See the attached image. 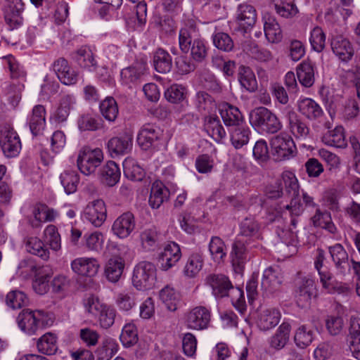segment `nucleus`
<instances>
[{
	"instance_id": "nucleus-1",
	"label": "nucleus",
	"mask_w": 360,
	"mask_h": 360,
	"mask_svg": "<svg viewBox=\"0 0 360 360\" xmlns=\"http://www.w3.org/2000/svg\"><path fill=\"white\" fill-rule=\"evenodd\" d=\"M260 225L255 218L245 217L239 224L238 237L232 245L231 262L234 271L241 274L247 261L248 246L251 241L259 239Z\"/></svg>"
},
{
	"instance_id": "nucleus-2",
	"label": "nucleus",
	"mask_w": 360,
	"mask_h": 360,
	"mask_svg": "<svg viewBox=\"0 0 360 360\" xmlns=\"http://www.w3.org/2000/svg\"><path fill=\"white\" fill-rule=\"evenodd\" d=\"M16 321L22 331L29 335H32L37 331L52 326L54 321L50 314L43 311L25 309L19 313Z\"/></svg>"
},
{
	"instance_id": "nucleus-3",
	"label": "nucleus",
	"mask_w": 360,
	"mask_h": 360,
	"mask_svg": "<svg viewBox=\"0 0 360 360\" xmlns=\"http://www.w3.org/2000/svg\"><path fill=\"white\" fill-rule=\"evenodd\" d=\"M249 119L255 129L267 134H275L283 127L278 117L265 107H258L251 110Z\"/></svg>"
},
{
	"instance_id": "nucleus-4",
	"label": "nucleus",
	"mask_w": 360,
	"mask_h": 360,
	"mask_svg": "<svg viewBox=\"0 0 360 360\" xmlns=\"http://www.w3.org/2000/svg\"><path fill=\"white\" fill-rule=\"evenodd\" d=\"M286 194L297 198L299 193V184L295 175L289 171H285L282 174V179L276 182L274 185H270L266 188L265 193L266 196L271 199H276L283 195V186Z\"/></svg>"
},
{
	"instance_id": "nucleus-5",
	"label": "nucleus",
	"mask_w": 360,
	"mask_h": 360,
	"mask_svg": "<svg viewBox=\"0 0 360 360\" xmlns=\"http://www.w3.org/2000/svg\"><path fill=\"white\" fill-rule=\"evenodd\" d=\"M156 281L155 266L150 262H141L135 266L132 276L133 285L139 290L153 287Z\"/></svg>"
},
{
	"instance_id": "nucleus-6",
	"label": "nucleus",
	"mask_w": 360,
	"mask_h": 360,
	"mask_svg": "<svg viewBox=\"0 0 360 360\" xmlns=\"http://www.w3.org/2000/svg\"><path fill=\"white\" fill-rule=\"evenodd\" d=\"M103 160V153L98 148L83 147L79 152L77 164L79 171L86 176L95 173Z\"/></svg>"
},
{
	"instance_id": "nucleus-7",
	"label": "nucleus",
	"mask_w": 360,
	"mask_h": 360,
	"mask_svg": "<svg viewBox=\"0 0 360 360\" xmlns=\"http://www.w3.org/2000/svg\"><path fill=\"white\" fill-rule=\"evenodd\" d=\"M20 268H27V271L34 273L35 279L32 283V288L34 291L44 295L49 290V281L50 278V268L49 266H37L32 259L22 260L20 264Z\"/></svg>"
},
{
	"instance_id": "nucleus-8",
	"label": "nucleus",
	"mask_w": 360,
	"mask_h": 360,
	"mask_svg": "<svg viewBox=\"0 0 360 360\" xmlns=\"http://www.w3.org/2000/svg\"><path fill=\"white\" fill-rule=\"evenodd\" d=\"M272 155L277 161L290 159L296 154V146L293 139L288 135L280 134L271 140Z\"/></svg>"
},
{
	"instance_id": "nucleus-9",
	"label": "nucleus",
	"mask_w": 360,
	"mask_h": 360,
	"mask_svg": "<svg viewBox=\"0 0 360 360\" xmlns=\"http://www.w3.org/2000/svg\"><path fill=\"white\" fill-rule=\"evenodd\" d=\"M0 146L8 158H13L19 154L21 142L17 132L10 126H4L1 130Z\"/></svg>"
},
{
	"instance_id": "nucleus-10",
	"label": "nucleus",
	"mask_w": 360,
	"mask_h": 360,
	"mask_svg": "<svg viewBox=\"0 0 360 360\" xmlns=\"http://www.w3.org/2000/svg\"><path fill=\"white\" fill-rule=\"evenodd\" d=\"M317 290L314 280L304 276L302 278L295 290L296 302L301 308L309 305L312 297H316Z\"/></svg>"
},
{
	"instance_id": "nucleus-11",
	"label": "nucleus",
	"mask_w": 360,
	"mask_h": 360,
	"mask_svg": "<svg viewBox=\"0 0 360 360\" xmlns=\"http://www.w3.org/2000/svg\"><path fill=\"white\" fill-rule=\"evenodd\" d=\"M83 218L96 227L101 226L106 219V208L102 200L89 203L85 208Z\"/></svg>"
},
{
	"instance_id": "nucleus-12",
	"label": "nucleus",
	"mask_w": 360,
	"mask_h": 360,
	"mask_svg": "<svg viewBox=\"0 0 360 360\" xmlns=\"http://www.w3.org/2000/svg\"><path fill=\"white\" fill-rule=\"evenodd\" d=\"M206 283L212 288L213 295L217 297L229 296V291L234 290L229 277L224 274H210L206 278Z\"/></svg>"
},
{
	"instance_id": "nucleus-13",
	"label": "nucleus",
	"mask_w": 360,
	"mask_h": 360,
	"mask_svg": "<svg viewBox=\"0 0 360 360\" xmlns=\"http://www.w3.org/2000/svg\"><path fill=\"white\" fill-rule=\"evenodd\" d=\"M136 227L134 215L126 212L119 216L113 222L112 231L120 238H126L130 236Z\"/></svg>"
},
{
	"instance_id": "nucleus-14",
	"label": "nucleus",
	"mask_w": 360,
	"mask_h": 360,
	"mask_svg": "<svg viewBox=\"0 0 360 360\" xmlns=\"http://www.w3.org/2000/svg\"><path fill=\"white\" fill-rule=\"evenodd\" d=\"M181 252L179 245L171 242L167 244L164 250L159 255L158 263L160 269L167 271L174 266L181 259Z\"/></svg>"
},
{
	"instance_id": "nucleus-15",
	"label": "nucleus",
	"mask_w": 360,
	"mask_h": 360,
	"mask_svg": "<svg viewBox=\"0 0 360 360\" xmlns=\"http://www.w3.org/2000/svg\"><path fill=\"white\" fill-rule=\"evenodd\" d=\"M6 2L4 18L6 23L13 30L22 23L21 13L24 10V4L22 0H6Z\"/></svg>"
},
{
	"instance_id": "nucleus-16",
	"label": "nucleus",
	"mask_w": 360,
	"mask_h": 360,
	"mask_svg": "<svg viewBox=\"0 0 360 360\" xmlns=\"http://www.w3.org/2000/svg\"><path fill=\"white\" fill-rule=\"evenodd\" d=\"M133 135L127 131L120 137L110 139L107 143V147L111 156L124 155L129 153L132 146Z\"/></svg>"
},
{
	"instance_id": "nucleus-17",
	"label": "nucleus",
	"mask_w": 360,
	"mask_h": 360,
	"mask_svg": "<svg viewBox=\"0 0 360 360\" xmlns=\"http://www.w3.org/2000/svg\"><path fill=\"white\" fill-rule=\"evenodd\" d=\"M210 321V311L204 307H197L193 309L188 314L186 319L188 327L195 330L206 328Z\"/></svg>"
},
{
	"instance_id": "nucleus-18",
	"label": "nucleus",
	"mask_w": 360,
	"mask_h": 360,
	"mask_svg": "<svg viewBox=\"0 0 360 360\" xmlns=\"http://www.w3.org/2000/svg\"><path fill=\"white\" fill-rule=\"evenodd\" d=\"M100 265L94 258L79 257L71 262L72 271L78 275L92 277L97 274Z\"/></svg>"
},
{
	"instance_id": "nucleus-19",
	"label": "nucleus",
	"mask_w": 360,
	"mask_h": 360,
	"mask_svg": "<svg viewBox=\"0 0 360 360\" xmlns=\"http://www.w3.org/2000/svg\"><path fill=\"white\" fill-rule=\"evenodd\" d=\"M330 46L334 54L344 62H347L354 56V49L350 41L342 36H335L332 38Z\"/></svg>"
},
{
	"instance_id": "nucleus-20",
	"label": "nucleus",
	"mask_w": 360,
	"mask_h": 360,
	"mask_svg": "<svg viewBox=\"0 0 360 360\" xmlns=\"http://www.w3.org/2000/svg\"><path fill=\"white\" fill-rule=\"evenodd\" d=\"M283 282V276L278 267H269L264 271L262 288L266 292L277 291Z\"/></svg>"
},
{
	"instance_id": "nucleus-21",
	"label": "nucleus",
	"mask_w": 360,
	"mask_h": 360,
	"mask_svg": "<svg viewBox=\"0 0 360 360\" xmlns=\"http://www.w3.org/2000/svg\"><path fill=\"white\" fill-rule=\"evenodd\" d=\"M220 115L226 127H238L243 122V115L238 108L229 103H224L219 108Z\"/></svg>"
},
{
	"instance_id": "nucleus-22",
	"label": "nucleus",
	"mask_w": 360,
	"mask_h": 360,
	"mask_svg": "<svg viewBox=\"0 0 360 360\" xmlns=\"http://www.w3.org/2000/svg\"><path fill=\"white\" fill-rule=\"evenodd\" d=\"M288 127L290 131L296 138L306 139L310 133V129L304 120L294 111L288 114Z\"/></svg>"
},
{
	"instance_id": "nucleus-23",
	"label": "nucleus",
	"mask_w": 360,
	"mask_h": 360,
	"mask_svg": "<svg viewBox=\"0 0 360 360\" xmlns=\"http://www.w3.org/2000/svg\"><path fill=\"white\" fill-rule=\"evenodd\" d=\"M236 18L238 25L246 30L256 22V10L252 5L241 4L238 6Z\"/></svg>"
},
{
	"instance_id": "nucleus-24",
	"label": "nucleus",
	"mask_w": 360,
	"mask_h": 360,
	"mask_svg": "<svg viewBox=\"0 0 360 360\" xmlns=\"http://www.w3.org/2000/svg\"><path fill=\"white\" fill-rule=\"evenodd\" d=\"M264 30L267 40L271 43H278L281 41L283 34L281 27L276 18L269 13L264 14Z\"/></svg>"
},
{
	"instance_id": "nucleus-25",
	"label": "nucleus",
	"mask_w": 360,
	"mask_h": 360,
	"mask_svg": "<svg viewBox=\"0 0 360 360\" xmlns=\"http://www.w3.org/2000/svg\"><path fill=\"white\" fill-rule=\"evenodd\" d=\"M298 111L309 120H316L323 115L321 106L313 99L304 98L298 101Z\"/></svg>"
},
{
	"instance_id": "nucleus-26",
	"label": "nucleus",
	"mask_w": 360,
	"mask_h": 360,
	"mask_svg": "<svg viewBox=\"0 0 360 360\" xmlns=\"http://www.w3.org/2000/svg\"><path fill=\"white\" fill-rule=\"evenodd\" d=\"M290 324L288 322H283L269 338L270 347L275 350H281L284 348L290 340Z\"/></svg>"
},
{
	"instance_id": "nucleus-27",
	"label": "nucleus",
	"mask_w": 360,
	"mask_h": 360,
	"mask_svg": "<svg viewBox=\"0 0 360 360\" xmlns=\"http://www.w3.org/2000/svg\"><path fill=\"white\" fill-rule=\"evenodd\" d=\"M46 110L44 105H37L28 119V124L32 134L37 136L44 129L46 125Z\"/></svg>"
},
{
	"instance_id": "nucleus-28",
	"label": "nucleus",
	"mask_w": 360,
	"mask_h": 360,
	"mask_svg": "<svg viewBox=\"0 0 360 360\" xmlns=\"http://www.w3.org/2000/svg\"><path fill=\"white\" fill-rule=\"evenodd\" d=\"M169 197V189L161 182L156 181L151 186L148 202L153 209H158L164 202L168 200Z\"/></svg>"
},
{
	"instance_id": "nucleus-29",
	"label": "nucleus",
	"mask_w": 360,
	"mask_h": 360,
	"mask_svg": "<svg viewBox=\"0 0 360 360\" xmlns=\"http://www.w3.org/2000/svg\"><path fill=\"white\" fill-rule=\"evenodd\" d=\"M160 135L158 127L151 124H146L138 134L137 141L143 148L147 149L159 139Z\"/></svg>"
},
{
	"instance_id": "nucleus-30",
	"label": "nucleus",
	"mask_w": 360,
	"mask_h": 360,
	"mask_svg": "<svg viewBox=\"0 0 360 360\" xmlns=\"http://www.w3.org/2000/svg\"><path fill=\"white\" fill-rule=\"evenodd\" d=\"M101 181L108 186L116 185L120 179V169L113 161H108L104 165L100 172Z\"/></svg>"
},
{
	"instance_id": "nucleus-31",
	"label": "nucleus",
	"mask_w": 360,
	"mask_h": 360,
	"mask_svg": "<svg viewBox=\"0 0 360 360\" xmlns=\"http://www.w3.org/2000/svg\"><path fill=\"white\" fill-rule=\"evenodd\" d=\"M124 261L122 258L115 257L109 259L105 266V276L112 283L117 282L123 273Z\"/></svg>"
},
{
	"instance_id": "nucleus-32",
	"label": "nucleus",
	"mask_w": 360,
	"mask_h": 360,
	"mask_svg": "<svg viewBox=\"0 0 360 360\" xmlns=\"http://www.w3.org/2000/svg\"><path fill=\"white\" fill-rule=\"evenodd\" d=\"M238 78L240 84L246 91L253 93L257 90L258 85L255 75L250 67L243 65L239 66Z\"/></svg>"
},
{
	"instance_id": "nucleus-33",
	"label": "nucleus",
	"mask_w": 360,
	"mask_h": 360,
	"mask_svg": "<svg viewBox=\"0 0 360 360\" xmlns=\"http://www.w3.org/2000/svg\"><path fill=\"white\" fill-rule=\"evenodd\" d=\"M297 76L303 86H312L315 82L314 64L309 60L302 61L297 68Z\"/></svg>"
},
{
	"instance_id": "nucleus-34",
	"label": "nucleus",
	"mask_w": 360,
	"mask_h": 360,
	"mask_svg": "<svg viewBox=\"0 0 360 360\" xmlns=\"http://www.w3.org/2000/svg\"><path fill=\"white\" fill-rule=\"evenodd\" d=\"M281 316L280 311L276 309H264L259 315L257 326L262 330H268L279 323Z\"/></svg>"
},
{
	"instance_id": "nucleus-35",
	"label": "nucleus",
	"mask_w": 360,
	"mask_h": 360,
	"mask_svg": "<svg viewBox=\"0 0 360 360\" xmlns=\"http://www.w3.org/2000/svg\"><path fill=\"white\" fill-rule=\"evenodd\" d=\"M72 59L82 68L95 70L97 62L90 49L80 48L72 53Z\"/></svg>"
},
{
	"instance_id": "nucleus-36",
	"label": "nucleus",
	"mask_w": 360,
	"mask_h": 360,
	"mask_svg": "<svg viewBox=\"0 0 360 360\" xmlns=\"http://www.w3.org/2000/svg\"><path fill=\"white\" fill-rule=\"evenodd\" d=\"M328 251L336 269L341 273H345L348 264L349 256L344 247L340 243H336L330 246Z\"/></svg>"
},
{
	"instance_id": "nucleus-37",
	"label": "nucleus",
	"mask_w": 360,
	"mask_h": 360,
	"mask_svg": "<svg viewBox=\"0 0 360 360\" xmlns=\"http://www.w3.org/2000/svg\"><path fill=\"white\" fill-rule=\"evenodd\" d=\"M311 221L315 227L323 229L332 234H335L338 231L329 212L321 211L317 208L314 215L311 217Z\"/></svg>"
},
{
	"instance_id": "nucleus-38",
	"label": "nucleus",
	"mask_w": 360,
	"mask_h": 360,
	"mask_svg": "<svg viewBox=\"0 0 360 360\" xmlns=\"http://www.w3.org/2000/svg\"><path fill=\"white\" fill-rule=\"evenodd\" d=\"M316 337V330L314 327L302 325L295 331L294 340L296 345L300 348L309 346Z\"/></svg>"
},
{
	"instance_id": "nucleus-39",
	"label": "nucleus",
	"mask_w": 360,
	"mask_h": 360,
	"mask_svg": "<svg viewBox=\"0 0 360 360\" xmlns=\"http://www.w3.org/2000/svg\"><path fill=\"white\" fill-rule=\"evenodd\" d=\"M322 141L325 144L335 148H344L347 145L344 129L340 126L327 131L323 136Z\"/></svg>"
},
{
	"instance_id": "nucleus-40",
	"label": "nucleus",
	"mask_w": 360,
	"mask_h": 360,
	"mask_svg": "<svg viewBox=\"0 0 360 360\" xmlns=\"http://www.w3.org/2000/svg\"><path fill=\"white\" fill-rule=\"evenodd\" d=\"M153 65L155 70L160 73L169 72L172 68L171 56L162 49H157L153 55Z\"/></svg>"
},
{
	"instance_id": "nucleus-41",
	"label": "nucleus",
	"mask_w": 360,
	"mask_h": 360,
	"mask_svg": "<svg viewBox=\"0 0 360 360\" xmlns=\"http://www.w3.org/2000/svg\"><path fill=\"white\" fill-rule=\"evenodd\" d=\"M25 244L27 251L30 254L37 255L45 261L49 258V250L37 237L27 238Z\"/></svg>"
},
{
	"instance_id": "nucleus-42",
	"label": "nucleus",
	"mask_w": 360,
	"mask_h": 360,
	"mask_svg": "<svg viewBox=\"0 0 360 360\" xmlns=\"http://www.w3.org/2000/svg\"><path fill=\"white\" fill-rule=\"evenodd\" d=\"M195 106L198 111L205 116L216 108L213 98L205 91H198L195 96Z\"/></svg>"
},
{
	"instance_id": "nucleus-43",
	"label": "nucleus",
	"mask_w": 360,
	"mask_h": 360,
	"mask_svg": "<svg viewBox=\"0 0 360 360\" xmlns=\"http://www.w3.org/2000/svg\"><path fill=\"white\" fill-rule=\"evenodd\" d=\"M145 70V63H136L131 66L126 68L121 71L122 80L127 84L135 83L144 74Z\"/></svg>"
},
{
	"instance_id": "nucleus-44",
	"label": "nucleus",
	"mask_w": 360,
	"mask_h": 360,
	"mask_svg": "<svg viewBox=\"0 0 360 360\" xmlns=\"http://www.w3.org/2000/svg\"><path fill=\"white\" fill-rule=\"evenodd\" d=\"M37 347L42 354H54L58 349L57 337L52 333H46L37 340Z\"/></svg>"
},
{
	"instance_id": "nucleus-45",
	"label": "nucleus",
	"mask_w": 360,
	"mask_h": 360,
	"mask_svg": "<svg viewBox=\"0 0 360 360\" xmlns=\"http://www.w3.org/2000/svg\"><path fill=\"white\" fill-rule=\"evenodd\" d=\"M100 111L102 116L108 122H115L117 117L119 110L116 101L112 97H107L100 103Z\"/></svg>"
},
{
	"instance_id": "nucleus-46",
	"label": "nucleus",
	"mask_w": 360,
	"mask_h": 360,
	"mask_svg": "<svg viewBox=\"0 0 360 360\" xmlns=\"http://www.w3.org/2000/svg\"><path fill=\"white\" fill-rule=\"evenodd\" d=\"M251 131L248 127L238 126L231 132V141L235 148H241L248 143Z\"/></svg>"
},
{
	"instance_id": "nucleus-47",
	"label": "nucleus",
	"mask_w": 360,
	"mask_h": 360,
	"mask_svg": "<svg viewBox=\"0 0 360 360\" xmlns=\"http://www.w3.org/2000/svg\"><path fill=\"white\" fill-rule=\"evenodd\" d=\"M123 168L125 176L131 181H141L145 176L143 169L133 159L125 160Z\"/></svg>"
},
{
	"instance_id": "nucleus-48",
	"label": "nucleus",
	"mask_w": 360,
	"mask_h": 360,
	"mask_svg": "<svg viewBox=\"0 0 360 360\" xmlns=\"http://www.w3.org/2000/svg\"><path fill=\"white\" fill-rule=\"evenodd\" d=\"M161 301L165 304L167 309L174 311L179 300V293L172 287L167 285L159 293Z\"/></svg>"
},
{
	"instance_id": "nucleus-49",
	"label": "nucleus",
	"mask_w": 360,
	"mask_h": 360,
	"mask_svg": "<svg viewBox=\"0 0 360 360\" xmlns=\"http://www.w3.org/2000/svg\"><path fill=\"white\" fill-rule=\"evenodd\" d=\"M203 265L202 255L193 253L188 257L185 265L184 273L188 278H194L201 270Z\"/></svg>"
},
{
	"instance_id": "nucleus-50",
	"label": "nucleus",
	"mask_w": 360,
	"mask_h": 360,
	"mask_svg": "<svg viewBox=\"0 0 360 360\" xmlns=\"http://www.w3.org/2000/svg\"><path fill=\"white\" fill-rule=\"evenodd\" d=\"M60 179L67 194H72L77 191L79 176L76 172L72 170L64 171L60 174Z\"/></svg>"
},
{
	"instance_id": "nucleus-51",
	"label": "nucleus",
	"mask_w": 360,
	"mask_h": 360,
	"mask_svg": "<svg viewBox=\"0 0 360 360\" xmlns=\"http://www.w3.org/2000/svg\"><path fill=\"white\" fill-rule=\"evenodd\" d=\"M77 124L81 131H96L101 128L102 120L92 115L84 114L79 117Z\"/></svg>"
},
{
	"instance_id": "nucleus-52",
	"label": "nucleus",
	"mask_w": 360,
	"mask_h": 360,
	"mask_svg": "<svg viewBox=\"0 0 360 360\" xmlns=\"http://www.w3.org/2000/svg\"><path fill=\"white\" fill-rule=\"evenodd\" d=\"M209 251L217 262H222L226 256V245L218 236H213L209 244Z\"/></svg>"
},
{
	"instance_id": "nucleus-53",
	"label": "nucleus",
	"mask_w": 360,
	"mask_h": 360,
	"mask_svg": "<svg viewBox=\"0 0 360 360\" xmlns=\"http://www.w3.org/2000/svg\"><path fill=\"white\" fill-rule=\"evenodd\" d=\"M344 320L341 316L328 315L325 319V326L328 334L331 336L339 335L344 328Z\"/></svg>"
},
{
	"instance_id": "nucleus-54",
	"label": "nucleus",
	"mask_w": 360,
	"mask_h": 360,
	"mask_svg": "<svg viewBox=\"0 0 360 360\" xmlns=\"http://www.w3.org/2000/svg\"><path fill=\"white\" fill-rule=\"evenodd\" d=\"M6 302L12 309H20L27 305L29 299L23 292L13 290L7 294Z\"/></svg>"
},
{
	"instance_id": "nucleus-55",
	"label": "nucleus",
	"mask_w": 360,
	"mask_h": 360,
	"mask_svg": "<svg viewBox=\"0 0 360 360\" xmlns=\"http://www.w3.org/2000/svg\"><path fill=\"white\" fill-rule=\"evenodd\" d=\"M320 276V281L323 285V288L327 290L329 292L337 290L338 292H342L343 289L345 288L343 286H338V283H335L333 279V274L328 269V268L321 269L318 271Z\"/></svg>"
},
{
	"instance_id": "nucleus-56",
	"label": "nucleus",
	"mask_w": 360,
	"mask_h": 360,
	"mask_svg": "<svg viewBox=\"0 0 360 360\" xmlns=\"http://www.w3.org/2000/svg\"><path fill=\"white\" fill-rule=\"evenodd\" d=\"M120 341L125 347H130L138 342L137 330L134 325L124 326L120 335Z\"/></svg>"
},
{
	"instance_id": "nucleus-57",
	"label": "nucleus",
	"mask_w": 360,
	"mask_h": 360,
	"mask_svg": "<svg viewBox=\"0 0 360 360\" xmlns=\"http://www.w3.org/2000/svg\"><path fill=\"white\" fill-rule=\"evenodd\" d=\"M44 240L50 248L58 251L61 248L60 236L54 225H49L44 231Z\"/></svg>"
},
{
	"instance_id": "nucleus-58",
	"label": "nucleus",
	"mask_w": 360,
	"mask_h": 360,
	"mask_svg": "<svg viewBox=\"0 0 360 360\" xmlns=\"http://www.w3.org/2000/svg\"><path fill=\"white\" fill-rule=\"evenodd\" d=\"M115 316L116 311L115 309L104 305L96 317H98L99 323L102 328H108L114 323Z\"/></svg>"
},
{
	"instance_id": "nucleus-59",
	"label": "nucleus",
	"mask_w": 360,
	"mask_h": 360,
	"mask_svg": "<svg viewBox=\"0 0 360 360\" xmlns=\"http://www.w3.org/2000/svg\"><path fill=\"white\" fill-rule=\"evenodd\" d=\"M213 44L218 49L225 52L233 50L234 44L231 37L225 32H217L212 36Z\"/></svg>"
},
{
	"instance_id": "nucleus-60",
	"label": "nucleus",
	"mask_w": 360,
	"mask_h": 360,
	"mask_svg": "<svg viewBox=\"0 0 360 360\" xmlns=\"http://www.w3.org/2000/svg\"><path fill=\"white\" fill-rule=\"evenodd\" d=\"M185 87L179 84H173L165 92L166 99L173 103H179L186 98Z\"/></svg>"
},
{
	"instance_id": "nucleus-61",
	"label": "nucleus",
	"mask_w": 360,
	"mask_h": 360,
	"mask_svg": "<svg viewBox=\"0 0 360 360\" xmlns=\"http://www.w3.org/2000/svg\"><path fill=\"white\" fill-rule=\"evenodd\" d=\"M285 209L289 211L292 216L290 221V226L292 227L290 229L296 231L297 224L298 223V219L296 217H299L302 213L304 210L303 205L300 202L299 199L292 198L290 205H287Z\"/></svg>"
},
{
	"instance_id": "nucleus-62",
	"label": "nucleus",
	"mask_w": 360,
	"mask_h": 360,
	"mask_svg": "<svg viewBox=\"0 0 360 360\" xmlns=\"http://www.w3.org/2000/svg\"><path fill=\"white\" fill-rule=\"evenodd\" d=\"M116 304L120 310L128 311L136 304L134 293L130 291H123L117 295Z\"/></svg>"
},
{
	"instance_id": "nucleus-63",
	"label": "nucleus",
	"mask_w": 360,
	"mask_h": 360,
	"mask_svg": "<svg viewBox=\"0 0 360 360\" xmlns=\"http://www.w3.org/2000/svg\"><path fill=\"white\" fill-rule=\"evenodd\" d=\"M309 41L314 51L321 52L323 50L326 43V35L320 27H316L311 30Z\"/></svg>"
},
{
	"instance_id": "nucleus-64",
	"label": "nucleus",
	"mask_w": 360,
	"mask_h": 360,
	"mask_svg": "<svg viewBox=\"0 0 360 360\" xmlns=\"http://www.w3.org/2000/svg\"><path fill=\"white\" fill-rule=\"evenodd\" d=\"M194 29L191 27H184L179 30V45L181 51L187 53L190 49L192 42V32Z\"/></svg>"
}]
</instances>
